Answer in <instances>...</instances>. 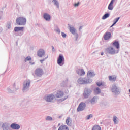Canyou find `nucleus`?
<instances>
[{
    "label": "nucleus",
    "mask_w": 130,
    "mask_h": 130,
    "mask_svg": "<svg viewBox=\"0 0 130 130\" xmlns=\"http://www.w3.org/2000/svg\"><path fill=\"white\" fill-rule=\"evenodd\" d=\"M64 96V93H63V91L61 90H58L56 91L55 94V97L56 98H60L61 99L59 100V101L61 102H62V101H64L66 99L68 98V96Z\"/></svg>",
    "instance_id": "f257e3e1"
},
{
    "label": "nucleus",
    "mask_w": 130,
    "mask_h": 130,
    "mask_svg": "<svg viewBox=\"0 0 130 130\" xmlns=\"http://www.w3.org/2000/svg\"><path fill=\"white\" fill-rule=\"evenodd\" d=\"M26 22L27 20L25 18V17H18L16 19V24H17V25L25 26Z\"/></svg>",
    "instance_id": "f03ea898"
},
{
    "label": "nucleus",
    "mask_w": 130,
    "mask_h": 130,
    "mask_svg": "<svg viewBox=\"0 0 130 130\" xmlns=\"http://www.w3.org/2000/svg\"><path fill=\"white\" fill-rule=\"evenodd\" d=\"M106 51L110 54H115V53H118V50H115L112 47H109L106 49Z\"/></svg>",
    "instance_id": "7ed1b4c3"
},
{
    "label": "nucleus",
    "mask_w": 130,
    "mask_h": 130,
    "mask_svg": "<svg viewBox=\"0 0 130 130\" xmlns=\"http://www.w3.org/2000/svg\"><path fill=\"white\" fill-rule=\"evenodd\" d=\"M57 62L59 66H63L64 64V57L62 55H59Z\"/></svg>",
    "instance_id": "20e7f679"
},
{
    "label": "nucleus",
    "mask_w": 130,
    "mask_h": 130,
    "mask_svg": "<svg viewBox=\"0 0 130 130\" xmlns=\"http://www.w3.org/2000/svg\"><path fill=\"white\" fill-rule=\"evenodd\" d=\"M79 84H90L92 81L89 79H86L85 78H79L78 81Z\"/></svg>",
    "instance_id": "39448f33"
},
{
    "label": "nucleus",
    "mask_w": 130,
    "mask_h": 130,
    "mask_svg": "<svg viewBox=\"0 0 130 130\" xmlns=\"http://www.w3.org/2000/svg\"><path fill=\"white\" fill-rule=\"evenodd\" d=\"M45 100L47 102H53L55 100V96L53 94H49L46 96Z\"/></svg>",
    "instance_id": "423d86ee"
},
{
    "label": "nucleus",
    "mask_w": 130,
    "mask_h": 130,
    "mask_svg": "<svg viewBox=\"0 0 130 130\" xmlns=\"http://www.w3.org/2000/svg\"><path fill=\"white\" fill-rule=\"evenodd\" d=\"M85 108H86V104L85 103L81 102L79 105L77 109V111H78V112L80 111H83Z\"/></svg>",
    "instance_id": "0eeeda50"
},
{
    "label": "nucleus",
    "mask_w": 130,
    "mask_h": 130,
    "mask_svg": "<svg viewBox=\"0 0 130 130\" xmlns=\"http://www.w3.org/2000/svg\"><path fill=\"white\" fill-rule=\"evenodd\" d=\"M35 75L37 77H40L43 75V70L41 68H37L35 71Z\"/></svg>",
    "instance_id": "6e6552de"
},
{
    "label": "nucleus",
    "mask_w": 130,
    "mask_h": 130,
    "mask_svg": "<svg viewBox=\"0 0 130 130\" xmlns=\"http://www.w3.org/2000/svg\"><path fill=\"white\" fill-rule=\"evenodd\" d=\"M37 54L38 56L39 57H42V56H44V54H45V52L44 50L41 49L38 51Z\"/></svg>",
    "instance_id": "1a4fd4ad"
},
{
    "label": "nucleus",
    "mask_w": 130,
    "mask_h": 130,
    "mask_svg": "<svg viewBox=\"0 0 130 130\" xmlns=\"http://www.w3.org/2000/svg\"><path fill=\"white\" fill-rule=\"evenodd\" d=\"M90 93H91V90L88 89H85L84 90V92L83 94L84 98H88Z\"/></svg>",
    "instance_id": "9d476101"
},
{
    "label": "nucleus",
    "mask_w": 130,
    "mask_h": 130,
    "mask_svg": "<svg viewBox=\"0 0 130 130\" xmlns=\"http://www.w3.org/2000/svg\"><path fill=\"white\" fill-rule=\"evenodd\" d=\"M30 86V80H27L24 82V84H23V90H26V89H28V88Z\"/></svg>",
    "instance_id": "9b49d317"
},
{
    "label": "nucleus",
    "mask_w": 130,
    "mask_h": 130,
    "mask_svg": "<svg viewBox=\"0 0 130 130\" xmlns=\"http://www.w3.org/2000/svg\"><path fill=\"white\" fill-rule=\"evenodd\" d=\"M111 37V33L109 32H107L104 36V38L105 40H108Z\"/></svg>",
    "instance_id": "f8f14e48"
},
{
    "label": "nucleus",
    "mask_w": 130,
    "mask_h": 130,
    "mask_svg": "<svg viewBox=\"0 0 130 130\" xmlns=\"http://www.w3.org/2000/svg\"><path fill=\"white\" fill-rule=\"evenodd\" d=\"M115 1V0H112L111 1L110 3L109 4L108 7V10H113V3H114Z\"/></svg>",
    "instance_id": "ddd939ff"
},
{
    "label": "nucleus",
    "mask_w": 130,
    "mask_h": 130,
    "mask_svg": "<svg viewBox=\"0 0 130 130\" xmlns=\"http://www.w3.org/2000/svg\"><path fill=\"white\" fill-rule=\"evenodd\" d=\"M11 127L13 128V129H19L20 126L17 124L13 123L11 125Z\"/></svg>",
    "instance_id": "4468645a"
},
{
    "label": "nucleus",
    "mask_w": 130,
    "mask_h": 130,
    "mask_svg": "<svg viewBox=\"0 0 130 130\" xmlns=\"http://www.w3.org/2000/svg\"><path fill=\"white\" fill-rule=\"evenodd\" d=\"M77 73L80 76H84L85 75V71L83 69H79L77 70Z\"/></svg>",
    "instance_id": "2eb2a0df"
},
{
    "label": "nucleus",
    "mask_w": 130,
    "mask_h": 130,
    "mask_svg": "<svg viewBox=\"0 0 130 130\" xmlns=\"http://www.w3.org/2000/svg\"><path fill=\"white\" fill-rule=\"evenodd\" d=\"M44 19L46 20V21H50V15L47 13H45L44 14Z\"/></svg>",
    "instance_id": "dca6fc26"
},
{
    "label": "nucleus",
    "mask_w": 130,
    "mask_h": 130,
    "mask_svg": "<svg viewBox=\"0 0 130 130\" xmlns=\"http://www.w3.org/2000/svg\"><path fill=\"white\" fill-rule=\"evenodd\" d=\"M58 130H69V127L66 125H62L60 126Z\"/></svg>",
    "instance_id": "f3484780"
},
{
    "label": "nucleus",
    "mask_w": 130,
    "mask_h": 130,
    "mask_svg": "<svg viewBox=\"0 0 130 130\" xmlns=\"http://www.w3.org/2000/svg\"><path fill=\"white\" fill-rule=\"evenodd\" d=\"M109 81H112L113 82H115L116 80V76L114 75L109 76Z\"/></svg>",
    "instance_id": "a211bd4d"
},
{
    "label": "nucleus",
    "mask_w": 130,
    "mask_h": 130,
    "mask_svg": "<svg viewBox=\"0 0 130 130\" xmlns=\"http://www.w3.org/2000/svg\"><path fill=\"white\" fill-rule=\"evenodd\" d=\"M15 32H18V31H24V27H15L14 28Z\"/></svg>",
    "instance_id": "6ab92c4d"
},
{
    "label": "nucleus",
    "mask_w": 130,
    "mask_h": 130,
    "mask_svg": "<svg viewBox=\"0 0 130 130\" xmlns=\"http://www.w3.org/2000/svg\"><path fill=\"white\" fill-rule=\"evenodd\" d=\"M113 46H115L117 49H119V43L118 41H115L113 43Z\"/></svg>",
    "instance_id": "aec40b11"
},
{
    "label": "nucleus",
    "mask_w": 130,
    "mask_h": 130,
    "mask_svg": "<svg viewBox=\"0 0 130 130\" xmlns=\"http://www.w3.org/2000/svg\"><path fill=\"white\" fill-rule=\"evenodd\" d=\"M98 100V98H97L96 96H94L90 100V103H91V104H94V103H96V102H97Z\"/></svg>",
    "instance_id": "412c9836"
},
{
    "label": "nucleus",
    "mask_w": 130,
    "mask_h": 130,
    "mask_svg": "<svg viewBox=\"0 0 130 130\" xmlns=\"http://www.w3.org/2000/svg\"><path fill=\"white\" fill-rule=\"evenodd\" d=\"M69 30L72 34H75V33H76V29L74 28V27L70 26Z\"/></svg>",
    "instance_id": "4be33fe9"
},
{
    "label": "nucleus",
    "mask_w": 130,
    "mask_h": 130,
    "mask_svg": "<svg viewBox=\"0 0 130 130\" xmlns=\"http://www.w3.org/2000/svg\"><path fill=\"white\" fill-rule=\"evenodd\" d=\"M66 123L67 124V125H71V124H72V120L71 119V118L68 117L66 119Z\"/></svg>",
    "instance_id": "5701e85b"
},
{
    "label": "nucleus",
    "mask_w": 130,
    "mask_h": 130,
    "mask_svg": "<svg viewBox=\"0 0 130 130\" xmlns=\"http://www.w3.org/2000/svg\"><path fill=\"white\" fill-rule=\"evenodd\" d=\"M92 130H101V127L98 125H95L93 126Z\"/></svg>",
    "instance_id": "b1692460"
},
{
    "label": "nucleus",
    "mask_w": 130,
    "mask_h": 130,
    "mask_svg": "<svg viewBox=\"0 0 130 130\" xmlns=\"http://www.w3.org/2000/svg\"><path fill=\"white\" fill-rule=\"evenodd\" d=\"M87 76H89V77H94V76H95V73L93 72L88 71L87 73Z\"/></svg>",
    "instance_id": "393cba45"
},
{
    "label": "nucleus",
    "mask_w": 130,
    "mask_h": 130,
    "mask_svg": "<svg viewBox=\"0 0 130 130\" xmlns=\"http://www.w3.org/2000/svg\"><path fill=\"white\" fill-rule=\"evenodd\" d=\"M112 92H116V91H117V87L116 86V85H114L112 86Z\"/></svg>",
    "instance_id": "a878e982"
},
{
    "label": "nucleus",
    "mask_w": 130,
    "mask_h": 130,
    "mask_svg": "<svg viewBox=\"0 0 130 130\" xmlns=\"http://www.w3.org/2000/svg\"><path fill=\"white\" fill-rule=\"evenodd\" d=\"M119 19H120V17H118L117 18H116L114 21V23L112 25V26H111V27H113V26H114V25H115L116 24V23H117V22H118Z\"/></svg>",
    "instance_id": "bb28decb"
},
{
    "label": "nucleus",
    "mask_w": 130,
    "mask_h": 130,
    "mask_svg": "<svg viewBox=\"0 0 130 130\" xmlns=\"http://www.w3.org/2000/svg\"><path fill=\"white\" fill-rule=\"evenodd\" d=\"M118 119V118H117V117H116V116L113 117V120L114 123H115V124H117V123H118L117 120Z\"/></svg>",
    "instance_id": "cd10ccee"
},
{
    "label": "nucleus",
    "mask_w": 130,
    "mask_h": 130,
    "mask_svg": "<svg viewBox=\"0 0 130 130\" xmlns=\"http://www.w3.org/2000/svg\"><path fill=\"white\" fill-rule=\"evenodd\" d=\"M95 92L96 93V94H100L101 93V90H100V89L99 88H96L95 89Z\"/></svg>",
    "instance_id": "c85d7f7f"
},
{
    "label": "nucleus",
    "mask_w": 130,
    "mask_h": 130,
    "mask_svg": "<svg viewBox=\"0 0 130 130\" xmlns=\"http://www.w3.org/2000/svg\"><path fill=\"white\" fill-rule=\"evenodd\" d=\"M108 17H109V14L106 13L103 16L102 19L103 20H105V19H107Z\"/></svg>",
    "instance_id": "c756f323"
},
{
    "label": "nucleus",
    "mask_w": 130,
    "mask_h": 130,
    "mask_svg": "<svg viewBox=\"0 0 130 130\" xmlns=\"http://www.w3.org/2000/svg\"><path fill=\"white\" fill-rule=\"evenodd\" d=\"M46 120H49V121L52 120V117H51L50 116H47Z\"/></svg>",
    "instance_id": "7c9ffc66"
},
{
    "label": "nucleus",
    "mask_w": 130,
    "mask_h": 130,
    "mask_svg": "<svg viewBox=\"0 0 130 130\" xmlns=\"http://www.w3.org/2000/svg\"><path fill=\"white\" fill-rule=\"evenodd\" d=\"M29 60H31V57H27L25 59V61H28Z\"/></svg>",
    "instance_id": "2f4dec72"
},
{
    "label": "nucleus",
    "mask_w": 130,
    "mask_h": 130,
    "mask_svg": "<svg viewBox=\"0 0 130 130\" xmlns=\"http://www.w3.org/2000/svg\"><path fill=\"white\" fill-rule=\"evenodd\" d=\"M92 117H93V115H92V114H90L86 117V118L87 119H90V118H92Z\"/></svg>",
    "instance_id": "473e14b6"
},
{
    "label": "nucleus",
    "mask_w": 130,
    "mask_h": 130,
    "mask_svg": "<svg viewBox=\"0 0 130 130\" xmlns=\"http://www.w3.org/2000/svg\"><path fill=\"white\" fill-rule=\"evenodd\" d=\"M96 85L98 86V87H100V86H102V82H98L96 83Z\"/></svg>",
    "instance_id": "72a5a7b5"
},
{
    "label": "nucleus",
    "mask_w": 130,
    "mask_h": 130,
    "mask_svg": "<svg viewBox=\"0 0 130 130\" xmlns=\"http://www.w3.org/2000/svg\"><path fill=\"white\" fill-rule=\"evenodd\" d=\"M61 35L62 37H63L64 38H66V37H67V35H66V34H64V32H62Z\"/></svg>",
    "instance_id": "f704fd0d"
},
{
    "label": "nucleus",
    "mask_w": 130,
    "mask_h": 130,
    "mask_svg": "<svg viewBox=\"0 0 130 130\" xmlns=\"http://www.w3.org/2000/svg\"><path fill=\"white\" fill-rule=\"evenodd\" d=\"M11 24H8V25H7V28H8V29H10V28H11Z\"/></svg>",
    "instance_id": "c9c22d12"
},
{
    "label": "nucleus",
    "mask_w": 130,
    "mask_h": 130,
    "mask_svg": "<svg viewBox=\"0 0 130 130\" xmlns=\"http://www.w3.org/2000/svg\"><path fill=\"white\" fill-rule=\"evenodd\" d=\"M78 6H79V3L74 4L75 7H78Z\"/></svg>",
    "instance_id": "e433bc0d"
},
{
    "label": "nucleus",
    "mask_w": 130,
    "mask_h": 130,
    "mask_svg": "<svg viewBox=\"0 0 130 130\" xmlns=\"http://www.w3.org/2000/svg\"><path fill=\"white\" fill-rule=\"evenodd\" d=\"M57 32H58V33H60V30L59 29L57 30Z\"/></svg>",
    "instance_id": "4c0bfd02"
},
{
    "label": "nucleus",
    "mask_w": 130,
    "mask_h": 130,
    "mask_svg": "<svg viewBox=\"0 0 130 130\" xmlns=\"http://www.w3.org/2000/svg\"><path fill=\"white\" fill-rule=\"evenodd\" d=\"M104 54V53H103V52H102L101 53V55H103Z\"/></svg>",
    "instance_id": "58836bf2"
},
{
    "label": "nucleus",
    "mask_w": 130,
    "mask_h": 130,
    "mask_svg": "<svg viewBox=\"0 0 130 130\" xmlns=\"http://www.w3.org/2000/svg\"><path fill=\"white\" fill-rule=\"evenodd\" d=\"M44 60H41V62H42V61H43Z\"/></svg>",
    "instance_id": "ea45409f"
},
{
    "label": "nucleus",
    "mask_w": 130,
    "mask_h": 130,
    "mask_svg": "<svg viewBox=\"0 0 130 130\" xmlns=\"http://www.w3.org/2000/svg\"><path fill=\"white\" fill-rule=\"evenodd\" d=\"M52 49H54V47L52 46Z\"/></svg>",
    "instance_id": "a19ab883"
},
{
    "label": "nucleus",
    "mask_w": 130,
    "mask_h": 130,
    "mask_svg": "<svg viewBox=\"0 0 130 130\" xmlns=\"http://www.w3.org/2000/svg\"><path fill=\"white\" fill-rule=\"evenodd\" d=\"M1 19H2V17L0 16V20H1Z\"/></svg>",
    "instance_id": "79ce46f5"
}]
</instances>
